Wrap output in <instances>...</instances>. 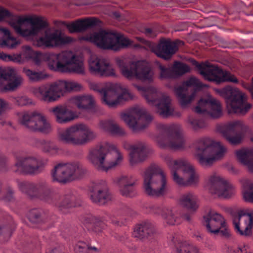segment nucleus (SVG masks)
<instances>
[{"mask_svg":"<svg viewBox=\"0 0 253 253\" xmlns=\"http://www.w3.org/2000/svg\"><path fill=\"white\" fill-rule=\"evenodd\" d=\"M22 57L32 59L37 65L42 60L47 61L50 70L61 73H73L79 75L84 74V67L82 59L71 51H64L58 54L43 53L34 51L29 46L23 47L21 53Z\"/></svg>","mask_w":253,"mask_h":253,"instance_id":"nucleus-1","label":"nucleus"},{"mask_svg":"<svg viewBox=\"0 0 253 253\" xmlns=\"http://www.w3.org/2000/svg\"><path fill=\"white\" fill-rule=\"evenodd\" d=\"M19 190L32 199H37L55 206L64 213L69 209L77 206L76 197L72 194L61 196L55 192L44 180L36 182L18 181Z\"/></svg>","mask_w":253,"mask_h":253,"instance_id":"nucleus-2","label":"nucleus"},{"mask_svg":"<svg viewBox=\"0 0 253 253\" xmlns=\"http://www.w3.org/2000/svg\"><path fill=\"white\" fill-rule=\"evenodd\" d=\"M3 20H7L15 32L23 37L35 36L48 26L47 22L42 17L17 16L6 9L0 7V21Z\"/></svg>","mask_w":253,"mask_h":253,"instance_id":"nucleus-3","label":"nucleus"},{"mask_svg":"<svg viewBox=\"0 0 253 253\" xmlns=\"http://www.w3.org/2000/svg\"><path fill=\"white\" fill-rule=\"evenodd\" d=\"M123 155L116 146L109 143L96 146L89 153L88 159L99 171H107L122 161Z\"/></svg>","mask_w":253,"mask_h":253,"instance_id":"nucleus-4","label":"nucleus"},{"mask_svg":"<svg viewBox=\"0 0 253 253\" xmlns=\"http://www.w3.org/2000/svg\"><path fill=\"white\" fill-rule=\"evenodd\" d=\"M165 160L176 184L180 186H187L195 185L198 183V174L188 160L185 159L175 160L170 156L166 157Z\"/></svg>","mask_w":253,"mask_h":253,"instance_id":"nucleus-5","label":"nucleus"},{"mask_svg":"<svg viewBox=\"0 0 253 253\" xmlns=\"http://www.w3.org/2000/svg\"><path fill=\"white\" fill-rule=\"evenodd\" d=\"M143 189L146 194L154 197H162L168 193V180L159 166L152 165L146 169L143 176Z\"/></svg>","mask_w":253,"mask_h":253,"instance_id":"nucleus-6","label":"nucleus"},{"mask_svg":"<svg viewBox=\"0 0 253 253\" xmlns=\"http://www.w3.org/2000/svg\"><path fill=\"white\" fill-rule=\"evenodd\" d=\"M195 147L198 162L203 167L211 165L214 160L221 159L226 152L225 148L219 142L209 138L197 140Z\"/></svg>","mask_w":253,"mask_h":253,"instance_id":"nucleus-7","label":"nucleus"},{"mask_svg":"<svg viewBox=\"0 0 253 253\" xmlns=\"http://www.w3.org/2000/svg\"><path fill=\"white\" fill-rule=\"evenodd\" d=\"M81 85L74 81H59L42 85L34 89V92L41 100L47 102L57 100L65 91H78Z\"/></svg>","mask_w":253,"mask_h":253,"instance_id":"nucleus-8","label":"nucleus"},{"mask_svg":"<svg viewBox=\"0 0 253 253\" xmlns=\"http://www.w3.org/2000/svg\"><path fill=\"white\" fill-rule=\"evenodd\" d=\"M157 127L158 131L157 141L161 147L173 149L184 147L185 140L179 125L159 124Z\"/></svg>","mask_w":253,"mask_h":253,"instance_id":"nucleus-9","label":"nucleus"},{"mask_svg":"<svg viewBox=\"0 0 253 253\" xmlns=\"http://www.w3.org/2000/svg\"><path fill=\"white\" fill-rule=\"evenodd\" d=\"M116 61L122 74L127 79L135 78L149 82L152 80L153 72L146 61H130L120 58H117Z\"/></svg>","mask_w":253,"mask_h":253,"instance_id":"nucleus-10","label":"nucleus"},{"mask_svg":"<svg viewBox=\"0 0 253 253\" xmlns=\"http://www.w3.org/2000/svg\"><path fill=\"white\" fill-rule=\"evenodd\" d=\"M91 41L102 49L118 51L133 46V42L124 35L117 33L101 30L90 37Z\"/></svg>","mask_w":253,"mask_h":253,"instance_id":"nucleus-11","label":"nucleus"},{"mask_svg":"<svg viewBox=\"0 0 253 253\" xmlns=\"http://www.w3.org/2000/svg\"><path fill=\"white\" fill-rule=\"evenodd\" d=\"M86 172V169L79 162L59 163L51 171L53 182L65 184L83 178Z\"/></svg>","mask_w":253,"mask_h":253,"instance_id":"nucleus-12","label":"nucleus"},{"mask_svg":"<svg viewBox=\"0 0 253 253\" xmlns=\"http://www.w3.org/2000/svg\"><path fill=\"white\" fill-rule=\"evenodd\" d=\"M59 137L65 143L83 145L93 139L96 134L86 125L79 124L61 130Z\"/></svg>","mask_w":253,"mask_h":253,"instance_id":"nucleus-13","label":"nucleus"},{"mask_svg":"<svg viewBox=\"0 0 253 253\" xmlns=\"http://www.w3.org/2000/svg\"><path fill=\"white\" fill-rule=\"evenodd\" d=\"M218 92L226 99L229 113L245 114L251 107L246 102L244 94L237 88L226 86L218 89Z\"/></svg>","mask_w":253,"mask_h":253,"instance_id":"nucleus-14","label":"nucleus"},{"mask_svg":"<svg viewBox=\"0 0 253 253\" xmlns=\"http://www.w3.org/2000/svg\"><path fill=\"white\" fill-rule=\"evenodd\" d=\"M139 90L144 91V96L150 104L157 106V112L163 118L173 115L174 109L171 104L170 98L165 94L151 87L145 90L143 86H137Z\"/></svg>","mask_w":253,"mask_h":253,"instance_id":"nucleus-15","label":"nucleus"},{"mask_svg":"<svg viewBox=\"0 0 253 253\" xmlns=\"http://www.w3.org/2000/svg\"><path fill=\"white\" fill-rule=\"evenodd\" d=\"M121 118L133 131L145 129L153 119L145 108L139 106L131 107L127 112L122 114Z\"/></svg>","mask_w":253,"mask_h":253,"instance_id":"nucleus-16","label":"nucleus"},{"mask_svg":"<svg viewBox=\"0 0 253 253\" xmlns=\"http://www.w3.org/2000/svg\"><path fill=\"white\" fill-rule=\"evenodd\" d=\"M47 164V160L37 156L28 155L16 158L12 170L22 174L36 175L40 173Z\"/></svg>","mask_w":253,"mask_h":253,"instance_id":"nucleus-17","label":"nucleus"},{"mask_svg":"<svg viewBox=\"0 0 253 253\" xmlns=\"http://www.w3.org/2000/svg\"><path fill=\"white\" fill-rule=\"evenodd\" d=\"M137 40L142 43L145 47L151 50L157 56L165 60L170 59L178 50V46L184 44V42L180 40L172 42L169 39H163L158 44H155L141 37H137Z\"/></svg>","mask_w":253,"mask_h":253,"instance_id":"nucleus-18","label":"nucleus"},{"mask_svg":"<svg viewBox=\"0 0 253 253\" xmlns=\"http://www.w3.org/2000/svg\"><path fill=\"white\" fill-rule=\"evenodd\" d=\"M98 91L102 95V101L110 107H115L122 101H127L132 98L128 90L118 84H109Z\"/></svg>","mask_w":253,"mask_h":253,"instance_id":"nucleus-19","label":"nucleus"},{"mask_svg":"<svg viewBox=\"0 0 253 253\" xmlns=\"http://www.w3.org/2000/svg\"><path fill=\"white\" fill-rule=\"evenodd\" d=\"M193 64L199 69L201 75L209 81L214 82L217 84L225 82L238 83V79L229 72L224 71L215 66H209L200 64L194 61Z\"/></svg>","mask_w":253,"mask_h":253,"instance_id":"nucleus-20","label":"nucleus"},{"mask_svg":"<svg viewBox=\"0 0 253 253\" xmlns=\"http://www.w3.org/2000/svg\"><path fill=\"white\" fill-rule=\"evenodd\" d=\"M197 79L191 77L184 82L181 85L174 88V93L182 107L190 104L193 99L196 92L204 87Z\"/></svg>","mask_w":253,"mask_h":253,"instance_id":"nucleus-21","label":"nucleus"},{"mask_svg":"<svg viewBox=\"0 0 253 253\" xmlns=\"http://www.w3.org/2000/svg\"><path fill=\"white\" fill-rule=\"evenodd\" d=\"M203 224L211 234L216 235L220 233L226 238L230 236L224 218L214 211L210 210L203 216Z\"/></svg>","mask_w":253,"mask_h":253,"instance_id":"nucleus-22","label":"nucleus"},{"mask_svg":"<svg viewBox=\"0 0 253 253\" xmlns=\"http://www.w3.org/2000/svg\"><path fill=\"white\" fill-rule=\"evenodd\" d=\"M21 124L32 131H39L46 133L50 128V124L45 117L36 112H25L19 116Z\"/></svg>","mask_w":253,"mask_h":253,"instance_id":"nucleus-23","label":"nucleus"},{"mask_svg":"<svg viewBox=\"0 0 253 253\" xmlns=\"http://www.w3.org/2000/svg\"><path fill=\"white\" fill-rule=\"evenodd\" d=\"M233 223L236 232L240 235L249 237L252 235L253 213L239 210L232 214Z\"/></svg>","mask_w":253,"mask_h":253,"instance_id":"nucleus-24","label":"nucleus"},{"mask_svg":"<svg viewBox=\"0 0 253 253\" xmlns=\"http://www.w3.org/2000/svg\"><path fill=\"white\" fill-rule=\"evenodd\" d=\"M22 81V78L14 69L0 67V90H13Z\"/></svg>","mask_w":253,"mask_h":253,"instance_id":"nucleus-25","label":"nucleus"},{"mask_svg":"<svg viewBox=\"0 0 253 253\" xmlns=\"http://www.w3.org/2000/svg\"><path fill=\"white\" fill-rule=\"evenodd\" d=\"M207 186L211 194L216 195L218 197L228 198L233 193L231 185L215 173L209 176Z\"/></svg>","mask_w":253,"mask_h":253,"instance_id":"nucleus-26","label":"nucleus"},{"mask_svg":"<svg viewBox=\"0 0 253 253\" xmlns=\"http://www.w3.org/2000/svg\"><path fill=\"white\" fill-rule=\"evenodd\" d=\"M195 112L199 115H208L213 118H218L222 115L220 103L211 96L201 98L195 108Z\"/></svg>","mask_w":253,"mask_h":253,"instance_id":"nucleus-27","label":"nucleus"},{"mask_svg":"<svg viewBox=\"0 0 253 253\" xmlns=\"http://www.w3.org/2000/svg\"><path fill=\"white\" fill-rule=\"evenodd\" d=\"M246 130V126L239 121L228 123L220 128L223 137L232 144L240 143Z\"/></svg>","mask_w":253,"mask_h":253,"instance_id":"nucleus-28","label":"nucleus"},{"mask_svg":"<svg viewBox=\"0 0 253 253\" xmlns=\"http://www.w3.org/2000/svg\"><path fill=\"white\" fill-rule=\"evenodd\" d=\"M89 190L90 200L94 203L103 205L112 200V195L109 191L106 182L104 180H97L93 182Z\"/></svg>","mask_w":253,"mask_h":253,"instance_id":"nucleus-29","label":"nucleus"},{"mask_svg":"<svg viewBox=\"0 0 253 253\" xmlns=\"http://www.w3.org/2000/svg\"><path fill=\"white\" fill-rule=\"evenodd\" d=\"M73 41L71 37L63 36L61 32L56 31L52 33L45 32L44 36L40 37L36 44L40 47H55L65 45Z\"/></svg>","mask_w":253,"mask_h":253,"instance_id":"nucleus-30","label":"nucleus"},{"mask_svg":"<svg viewBox=\"0 0 253 253\" xmlns=\"http://www.w3.org/2000/svg\"><path fill=\"white\" fill-rule=\"evenodd\" d=\"M90 72L101 76H113L114 69L108 59L105 58L91 57L88 61Z\"/></svg>","mask_w":253,"mask_h":253,"instance_id":"nucleus-31","label":"nucleus"},{"mask_svg":"<svg viewBox=\"0 0 253 253\" xmlns=\"http://www.w3.org/2000/svg\"><path fill=\"white\" fill-rule=\"evenodd\" d=\"M101 21L96 18H87L77 20L72 23L63 22V25L67 27L70 33H79L100 26Z\"/></svg>","mask_w":253,"mask_h":253,"instance_id":"nucleus-32","label":"nucleus"},{"mask_svg":"<svg viewBox=\"0 0 253 253\" xmlns=\"http://www.w3.org/2000/svg\"><path fill=\"white\" fill-rule=\"evenodd\" d=\"M114 182L119 186L120 193L123 196L132 197L135 195L134 185L136 179L132 175H122L117 177Z\"/></svg>","mask_w":253,"mask_h":253,"instance_id":"nucleus-33","label":"nucleus"},{"mask_svg":"<svg viewBox=\"0 0 253 253\" xmlns=\"http://www.w3.org/2000/svg\"><path fill=\"white\" fill-rule=\"evenodd\" d=\"M157 234V230L154 223L150 221H145L138 224L134 228L133 236L140 240H151Z\"/></svg>","mask_w":253,"mask_h":253,"instance_id":"nucleus-34","label":"nucleus"},{"mask_svg":"<svg viewBox=\"0 0 253 253\" xmlns=\"http://www.w3.org/2000/svg\"><path fill=\"white\" fill-rule=\"evenodd\" d=\"M149 208L150 212L157 215H160L169 225H178L181 222V218L176 215L171 208L153 205L150 206Z\"/></svg>","mask_w":253,"mask_h":253,"instance_id":"nucleus-35","label":"nucleus"},{"mask_svg":"<svg viewBox=\"0 0 253 253\" xmlns=\"http://www.w3.org/2000/svg\"><path fill=\"white\" fill-rule=\"evenodd\" d=\"M77 107L89 114H94L98 110V107L95 105L94 100L90 95L76 96L71 99Z\"/></svg>","mask_w":253,"mask_h":253,"instance_id":"nucleus-36","label":"nucleus"},{"mask_svg":"<svg viewBox=\"0 0 253 253\" xmlns=\"http://www.w3.org/2000/svg\"><path fill=\"white\" fill-rule=\"evenodd\" d=\"M129 161L131 165L143 161L147 156V149L145 144L138 142L130 147Z\"/></svg>","mask_w":253,"mask_h":253,"instance_id":"nucleus-37","label":"nucleus"},{"mask_svg":"<svg viewBox=\"0 0 253 253\" xmlns=\"http://www.w3.org/2000/svg\"><path fill=\"white\" fill-rule=\"evenodd\" d=\"M52 112L56 117V121L60 124L69 122L77 117L73 111L62 106L53 108Z\"/></svg>","mask_w":253,"mask_h":253,"instance_id":"nucleus-38","label":"nucleus"},{"mask_svg":"<svg viewBox=\"0 0 253 253\" xmlns=\"http://www.w3.org/2000/svg\"><path fill=\"white\" fill-rule=\"evenodd\" d=\"M169 239L171 244L176 249V253H199V250L197 247L186 242H181L176 235H170Z\"/></svg>","mask_w":253,"mask_h":253,"instance_id":"nucleus-39","label":"nucleus"},{"mask_svg":"<svg viewBox=\"0 0 253 253\" xmlns=\"http://www.w3.org/2000/svg\"><path fill=\"white\" fill-rule=\"evenodd\" d=\"M236 155L238 160L253 172V148L238 150Z\"/></svg>","mask_w":253,"mask_h":253,"instance_id":"nucleus-40","label":"nucleus"},{"mask_svg":"<svg viewBox=\"0 0 253 253\" xmlns=\"http://www.w3.org/2000/svg\"><path fill=\"white\" fill-rule=\"evenodd\" d=\"M99 124L101 129L112 135L123 136L126 134L125 130L112 120L101 121Z\"/></svg>","mask_w":253,"mask_h":253,"instance_id":"nucleus-41","label":"nucleus"},{"mask_svg":"<svg viewBox=\"0 0 253 253\" xmlns=\"http://www.w3.org/2000/svg\"><path fill=\"white\" fill-rule=\"evenodd\" d=\"M180 202L183 207L193 211H196L199 207L196 195L191 192L181 195Z\"/></svg>","mask_w":253,"mask_h":253,"instance_id":"nucleus-42","label":"nucleus"},{"mask_svg":"<svg viewBox=\"0 0 253 253\" xmlns=\"http://www.w3.org/2000/svg\"><path fill=\"white\" fill-rule=\"evenodd\" d=\"M24 73L32 82H39L48 78L49 75L44 71H36L29 69H23Z\"/></svg>","mask_w":253,"mask_h":253,"instance_id":"nucleus-43","label":"nucleus"},{"mask_svg":"<svg viewBox=\"0 0 253 253\" xmlns=\"http://www.w3.org/2000/svg\"><path fill=\"white\" fill-rule=\"evenodd\" d=\"M28 217L30 222L40 223L46 222V215L42 209H34L30 211Z\"/></svg>","mask_w":253,"mask_h":253,"instance_id":"nucleus-44","label":"nucleus"},{"mask_svg":"<svg viewBox=\"0 0 253 253\" xmlns=\"http://www.w3.org/2000/svg\"><path fill=\"white\" fill-rule=\"evenodd\" d=\"M84 222L92 224V230L96 233H99L105 229V224L99 217L88 215L85 217Z\"/></svg>","mask_w":253,"mask_h":253,"instance_id":"nucleus-45","label":"nucleus"},{"mask_svg":"<svg viewBox=\"0 0 253 253\" xmlns=\"http://www.w3.org/2000/svg\"><path fill=\"white\" fill-rule=\"evenodd\" d=\"M0 34L2 35L5 38L2 41V45L13 48L19 44V42L11 35L10 32L8 29L0 27Z\"/></svg>","mask_w":253,"mask_h":253,"instance_id":"nucleus-46","label":"nucleus"},{"mask_svg":"<svg viewBox=\"0 0 253 253\" xmlns=\"http://www.w3.org/2000/svg\"><path fill=\"white\" fill-rule=\"evenodd\" d=\"M171 68L174 77L181 76L189 72L190 70L188 65L178 61H175Z\"/></svg>","mask_w":253,"mask_h":253,"instance_id":"nucleus-47","label":"nucleus"},{"mask_svg":"<svg viewBox=\"0 0 253 253\" xmlns=\"http://www.w3.org/2000/svg\"><path fill=\"white\" fill-rule=\"evenodd\" d=\"M244 187L243 197L245 201L253 203V182L246 179L243 183Z\"/></svg>","mask_w":253,"mask_h":253,"instance_id":"nucleus-48","label":"nucleus"},{"mask_svg":"<svg viewBox=\"0 0 253 253\" xmlns=\"http://www.w3.org/2000/svg\"><path fill=\"white\" fill-rule=\"evenodd\" d=\"M76 253H93V251L97 252L98 249L95 247H91L84 242L80 241L74 248Z\"/></svg>","mask_w":253,"mask_h":253,"instance_id":"nucleus-49","label":"nucleus"},{"mask_svg":"<svg viewBox=\"0 0 253 253\" xmlns=\"http://www.w3.org/2000/svg\"><path fill=\"white\" fill-rule=\"evenodd\" d=\"M188 121L194 130H197L206 126V123L203 118L199 119L193 116H190L188 117Z\"/></svg>","mask_w":253,"mask_h":253,"instance_id":"nucleus-50","label":"nucleus"},{"mask_svg":"<svg viewBox=\"0 0 253 253\" xmlns=\"http://www.w3.org/2000/svg\"><path fill=\"white\" fill-rule=\"evenodd\" d=\"M42 149L44 152L50 155H54L57 153L58 148L56 145L50 141H46L43 144Z\"/></svg>","mask_w":253,"mask_h":253,"instance_id":"nucleus-51","label":"nucleus"},{"mask_svg":"<svg viewBox=\"0 0 253 253\" xmlns=\"http://www.w3.org/2000/svg\"><path fill=\"white\" fill-rule=\"evenodd\" d=\"M160 70V77L161 79H170L174 77L172 68H167L160 64L159 66Z\"/></svg>","mask_w":253,"mask_h":253,"instance_id":"nucleus-52","label":"nucleus"},{"mask_svg":"<svg viewBox=\"0 0 253 253\" xmlns=\"http://www.w3.org/2000/svg\"><path fill=\"white\" fill-rule=\"evenodd\" d=\"M14 103L18 106L28 105L32 104V100L26 96H18L14 99Z\"/></svg>","mask_w":253,"mask_h":253,"instance_id":"nucleus-53","label":"nucleus"},{"mask_svg":"<svg viewBox=\"0 0 253 253\" xmlns=\"http://www.w3.org/2000/svg\"><path fill=\"white\" fill-rule=\"evenodd\" d=\"M14 198V190L10 186L6 188L5 193L4 194L3 199L5 201H11Z\"/></svg>","mask_w":253,"mask_h":253,"instance_id":"nucleus-54","label":"nucleus"},{"mask_svg":"<svg viewBox=\"0 0 253 253\" xmlns=\"http://www.w3.org/2000/svg\"><path fill=\"white\" fill-rule=\"evenodd\" d=\"M8 170L7 159L3 156H0V171H6Z\"/></svg>","mask_w":253,"mask_h":253,"instance_id":"nucleus-55","label":"nucleus"},{"mask_svg":"<svg viewBox=\"0 0 253 253\" xmlns=\"http://www.w3.org/2000/svg\"><path fill=\"white\" fill-rule=\"evenodd\" d=\"M9 109H10L9 104L3 99L0 98V114L3 113Z\"/></svg>","mask_w":253,"mask_h":253,"instance_id":"nucleus-56","label":"nucleus"},{"mask_svg":"<svg viewBox=\"0 0 253 253\" xmlns=\"http://www.w3.org/2000/svg\"><path fill=\"white\" fill-rule=\"evenodd\" d=\"M235 253H252L251 252L249 247L247 245H243L239 247L235 251Z\"/></svg>","mask_w":253,"mask_h":253,"instance_id":"nucleus-57","label":"nucleus"},{"mask_svg":"<svg viewBox=\"0 0 253 253\" xmlns=\"http://www.w3.org/2000/svg\"><path fill=\"white\" fill-rule=\"evenodd\" d=\"M108 217L110 218L111 222L113 224L119 226H121L122 225L124 224V223L120 221V219L118 218H116L115 214H113L112 215H108Z\"/></svg>","mask_w":253,"mask_h":253,"instance_id":"nucleus-58","label":"nucleus"},{"mask_svg":"<svg viewBox=\"0 0 253 253\" xmlns=\"http://www.w3.org/2000/svg\"><path fill=\"white\" fill-rule=\"evenodd\" d=\"M11 232L12 230L10 225H6L2 226H0V235L5 233L11 235Z\"/></svg>","mask_w":253,"mask_h":253,"instance_id":"nucleus-59","label":"nucleus"},{"mask_svg":"<svg viewBox=\"0 0 253 253\" xmlns=\"http://www.w3.org/2000/svg\"><path fill=\"white\" fill-rule=\"evenodd\" d=\"M121 211L123 214L127 215H130L131 214V209L129 206L126 205H123L121 208Z\"/></svg>","mask_w":253,"mask_h":253,"instance_id":"nucleus-60","label":"nucleus"},{"mask_svg":"<svg viewBox=\"0 0 253 253\" xmlns=\"http://www.w3.org/2000/svg\"><path fill=\"white\" fill-rule=\"evenodd\" d=\"M11 59L10 61H13L14 62H20L22 59V54H13L11 55Z\"/></svg>","mask_w":253,"mask_h":253,"instance_id":"nucleus-61","label":"nucleus"},{"mask_svg":"<svg viewBox=\"0 0 253 253\" xmlns=\"http://www.w3.org/2000/svg\"><path fill=\"white\" fill-rule=\"evenodd\" d=\"M11 55L6 54L3 52H0V59L5 61H10Z\"/></svg>","mask_w":253,"mask_h":253,"instance_id":"nucleus-62","label":"nucleus"},{"mask_svg":"<svg viewBox=\"0 0 253 253\" xmlns=\"http://www.w3.org/2000/svg\"><path fill=\"white\" fill-rule=\"evenodd\" d=\"M144 32L146 35L149 37H153L155 36V35L153 34V30L151 28H145L144 29Z\"/></svg>","mask_w":253,"mask_h":253,"instance_id":"nucleus-63","label":"nucleus"},{"mask_svg":"<svg viewBox=\"0 0 253 253\" xmlns=\"http://www.w3.org/2000/svg\"><path fill=\"white\" fill-rule=\"evenodd\" d=\"M128 235L126 234H125L124 236H120L117 235L116 236H115V238H116L120 241L125 242L126 240L128 238Z\"/></svg>","mask_w":253,"mask_h":253,"instance_id":"nucleus-64","label":"nucleus"}]
</instances>
